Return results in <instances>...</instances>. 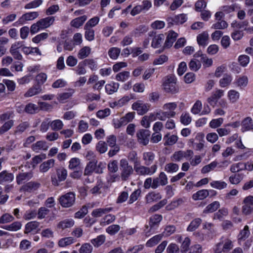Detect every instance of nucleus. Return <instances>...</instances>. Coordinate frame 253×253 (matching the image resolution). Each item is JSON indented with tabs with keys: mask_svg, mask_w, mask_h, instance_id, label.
<instances>
[{
	"mask_svg": "<svg viewBox=\"0 0 253 253\" xmlns=\"http://www.w3.org/2000/svg\"><path fill=\"white\" fill-rule=\"evenodd\" d=\"M120 177L122 181H126L133 173V169L126 159H122L120 161Z\"/></svg>",
	"mask_w": 253,
	"mask_h": 253,
	"instance_id": "obj_1",
	"label": "nucleus"
},
{
	"mask_svg": "<svg viewBox=\"0 0 253 253\" xmlns=\"http://www.w3.org/2000/svg\"><path fill=\"white\" fill-rule=\"evenodd\" d=\"M164 90L167 93L175 94L178 92L179 87L176 84V79L173 75L168 76L163 83Z\"/></svg>",
	"mask_w": 253,
	"mask_h": 253,
	"instance_id": "obj_2",
	"label": "nucleus"
},
{
	"mask_svg": "<svg viewBox=\"0 0 253 253\" xmlns=\"http://www.w3.org/2000/svg\"><path fill=\"white\" fill-rule=\"evenodd\" d=\"M157 168L156 164L152 165L151 167L140 165L139 163L134 165L135 171L139 175H152L156 172Z\"/></svg>",
	"mask_w": 253,
	"mask_h": 253,
	"instance_id": "obj_3",
	"label": "nucleus"
},
{
	"mask_svg": "<svg viewBox=\"0 0 253 253\" xmlns=\"http://www.w3.org/2000/svg\"><path fill=\"white\" fill-rule=\"evenodd\" d=\"M76 195L74 192H70L61 196L59 200L62 207L69 208L75 203Z\"/></svg>",
	"mask_w": 253,
	"mask_h": 253,
	"instance_id": "obj_4",
	"label": "nucleus"
},
{
	"mask_svg": "<svg viewBox=\"0 0 253 253\" xmlns=\"http://www.w3.org/2000/svg\"><path fill=\"white\" fill-rule=\"evenodd\" d=\"M253 211V196L246 197L243 201L242 212L244 215L251 214Z\"/></svg>",
	"mask_w": 253,
	"mask_h": 253,
	"instance_id": "obj_5",
	"label": "nucleus"
},
{
	"mask_svg": "<svg viewBox=\"0 0 253 253\" xmlns=\"http://www.w3.org/2000/svg\"><path fill=\"white\" fill-rule=\"evenodd\" d=\"M23 46V42H16L11 44L9 52L13 57L17 60H22L23 56L19 51V49Z\"/></svg>",
	"mask_w": 253,
	"mask_h": 253,
	"instance_id": "obj_6",
	"label": "nucleus"
},
{
	"mask_svg": "<svg viewBox=\"0 0 253 253\" xmlns=\"http://www.w3.org/2000/svg\"><path fill=\"white\" fill-rule=\"evenodd\" d=\"M150 105L145 103L141 100H138L132 105V109L136 111L139 115H142L146 113L149 110Z\"/></svg>",
	"mask_w": 253,
	"mask_h": 253,
	"instance_id": "obj_7",
	"label": "nucleus"
},
{
	"mask_svg": "<svg viewBox=\"0 0 253 253\" xmlns=\"http://www.w3.org/2000/svg\"><path fill=\"white\" fill-rule=\"evenodd\" d=\"M155 33L153 32L149 33V37L153 38L151 43V46L154 48H159L161 46L162 43L165 39V36L161 34L158 35H155Z\"/></svg>",
	"mask_w": 253,
	"mask_h": 253,
	"instance_id": "obj_8",
	"label": "nucleus"
},
{
	"mask_svg": "<svg viewBox=\"0 0 253 253\" xmlns=\"http://www.w3.org/2000/svg\"><path fill=\"white\" fill-rule=\"evenodd\" d=\"M152 189H156L160 185L165 186L168 183V177L164 172H161L158 177H155L153 179Z\"/></svg>",
	"mask_w": 253,
	"mask_h": 253,
	"instance_id": "obj_9",
	"label": "nucleus"
},
{
	"mask_svg": "<svg viewBox=\"0 0 253 253\" xmlns=\"http://www.w3.org/2000/svg\"><path fill=\"white\" fill-rule=\"evenodd\" d=\"M136 135L138 142L144 145H146L149 141L150 131L147 129H142L137 131Z\"/></svg>",
	"mask_w": 253,
	"mask_h": 253,
	"instance_id": "obj_10",
	"label": "nucleus"
},
{
	"mask_svg": "<svg viewBox=\"0 0 253 253\" xmlns=\"http://www.w3.org/2000/svg\"><path fill=\"white\" fill-rule=\"evenodd\" d=\"M162 219V216L159 214H155L150 218L149 225L150 227V229L146 231L145 234L146 236H149L151 233V230L155 229V226H157L158 224Z\"/></svg>",
	"mask_w": 253,
	"mask_h": 253,
	"instance_id": "obj_11",
	"label": "nucleus"
},
{
	"mask_svg": "<svg viewBox=\"0 0 253 253\" xmlns=\"http://www.w3.org/2000/svg\"><path fill=\"white\" fill-rule=\"evenodd\" d=\"M224 95V91L221 89H217L213 92L211 95L207 99L208 103L214 107L216 104L217 101Z\"/></svg>",
	"mask_w": 253,
	"mask_h": 253,
	"instance_id": "obj_12",
	"label": "nucleus"
},
{
	"mask_svg": "<svg viewBox=\"0 0 253 253\" xmlns=\"http://www.w3.org/2000/svg\"><path fill=\"white\" fill-rule=\"evenodd\" d=\"M178 34L173 31H170L168 33L166 40L164 43V47L169 48L176 41Z\"/></svg>",
	"mask_w": 253,
	"mask_h": 253,
	"instance_id": "obj_13",
	"label": "nucleus"
},
{
	"mask_svg": "<svg viewBox=\"0 0 253 253\" xmlns=\"http://www.w3.org/2000/svg\"><path fill=\"white\" fill-rule=\"evenodd\" d=\"M39 13L38 12L34 11L26 13L23 14L18 20L16 23H18L19 24H23V23L26 21L32 20L38 17Z\"/></svg>",
	"mask_w": 253,
	"mask_h": 253,
	"instance_id": "obj_14",
	"label": "nucleus"
},
{
	"mask_svg": "<svg viewBox=\"0 0 253 253\" xmlns=\"http://www.w3.org/2000/svg\"><path fill=\"white\" fill-rule=\"evenodd\" d=\"M219 242L222 245V250H223L224 253H227L233 248L232 242L228 238L222 237Z\"/></svg>",
	"mask_w": 253,
	"mask_h": 253,
	"instance_id": "obj_15",
	"label": "nucleus"
},
{
	"mask_svg": "<svg viewBox=\"0 0 253 253\" xmlns=\"http://www.w3.org/2000/svg\"><path fill=\"white\" fill-rule=\"evenodd\" d=\"M55 18L53 16H49L41 19L38 21V24L41 26V30L48 28L53 24Z\"/></svg>",
	"mask_w": 253,
	"mask_h": 253,
	"instance_id": "obj_16",
	"label": "nucleus"
},
{
	"mask_svg": "<svg viewBox=\"0 0 253 253\" xmlns=\"http://www.w3.org/2000/svg\"><path fill=\"white\" fill-rule=\"evenodd\" d=\"M162 198L161 194L158 192L152 191L149 192L145 196V201L146 203H151L156 202Z\"/></svg>",
	"mask_w": 253,
	"mask_h": 253,
	"instance_id": "obj_17",
	"label": "nucleus"
},
{
	"mask_svg": "<svg viewBox=\"0 0 253 253\" xmlns=\"http://www.w3.org/2000/svg\"><path fill=\"white\" fill-rule=\"evenodd\" d=\"M54 163L55 160L52 159L43 162L40 166V171L42 173L47 172L50 168L54 167Z\"/></svg>",
	"mask_w": 253,
	"mask_h": 253,
	"instance_id": "obj_18",
	"label": "nucleus"
},
{
	"mask_svg": "<svg viewBox=\"0 0 253 253\" xmlns=\"http://www.w3.org/2000/svg\"><path fill=\"white\" fill-rule=\"evenodd\" d=\"M14 179L13 174L8 173L6 170H3L0 173V184H3L4 182H10Z\"/></svg>",
	"mask_w": 253,
	"mask_h": 253,
	"instance_id": "obj_19",
	"label": "nucleus"
},
{
	"mask_svg": "<svg viewBox=\"0 0 253 253\" xmlns=\"http://www.w3.org/2000/svg\"><path fill=\"white\" fill-rule=\"evenodd\" d=\"M97 163V161L96 159H93L92 161H90L85 167L84 175H89L94 172Z\"/></svg>",
	"mask_w": 253,
	"mask_h": 253,
	"instance_id": "obj_20",
	"label": "nucleus"
},
{
	"mask_svg": "<svg viewBox=\"0 0 253 253\" xmlns=\"http://www.w3.org/2000/svg\"><path fill=\"white\" fill-rule=\"evenodd\" d=\"M241 130L243 132L253 129V120L250 117L246 118L242 123Z\"/></svg>",
	"mask_w": 253,
	"mask_h": 253,
	"instance_id": "obj_21",
	"label": "nucleus"
},
{
	"mask_svg": "<svg viewBox=\"0 0 253 253\" xmlns=\"http://www.w3.org/2000/svg\"><path fill=\"white\" fill-rule=\"evenodd\" d=\"M32 149L36 152H39L40 150H43L46 151L47 150L48 146L44 141H38L32 145Z\"/></svg>",
	"mask_w": 253,
	"mask_h": 253,
	"instance_id": "obj_22",
	"label": "nucleus"
},
{
	"mask_svg": "<svg viewBox=\"0 0 253 253\" xmlns=\"http://www.w3.org/2000/svg\"><path fill=\"white\" fill-rule=\"evenodd\" d=\"M209 195V192L208 190L203 189L197 191L192 196L194 200H201L205 199Z\"/></svg>",
	"mask_w": 253,
	"mask_h": 253,
	"instance_id": "obj_23",
	"label": "nucleus"
},
{
	"mask_svg": "<svg viewBox=\"0 0 253 253\" xmlns=\"http://www.w3.org/2000/svg\"><path fill=\"white\" fill-rule=\"evenodd\" d=\"M112 208H99L94 210L91 215L94 217H99L112 210Z\"/></svg>",
	"mask_w": 253,
	"mask_h": 253,
	"instance_id": "obj_24",
	"label": "nucleus"
},
{
	"mask_svg": "<svg viewBox=\"0 0 253 253\" xmlns=\"http://www.w3.org/2000/svg\"><path fill=\"white\" fill-rule=\"evenodd\" d=\"M32 177L31 172L20 173L16 176V182L18 184H22L24 181L28 180Z\"/></svg>",
	"mask_w": 253,
	"mask_h": 253,
	"instance_id": "obj_25",
	"label": "nucleus"
},
{
	"mask_svg": "<svg viewBox=\"0 0 253 253\" xmlns=\"http://www.w3.org/2000/svg\"><path fill=\"white\" fill-rule=\"evenodd\" d=\"M155 154L152 152H144L143 154V160L144 161L145 166L150 165L155 159Z\"/></svg>",
	"mask_w": 253,
	"mask_h": 253,
	"instance_id": "obj_26",
	"label": "nucleus"
},
{
	"mask_svg": "<svg viewBox=\"0 0 253 253\" xmlns=\"http://www.w3.org/2000/svg\"><path fill=\"white\" fill-rule=\"evenodd\" d=\"M39 223L36 221L29 222L25 225L24 233L28 234L36 230L39 227Z\"/></svg>",
	"mask_w": 253,
	"mask_h": 253,
	"instance_id": "obj_27",
	"label": "nucleus"
},
{
	"mask_svg": "<svg viewBox=\"0 0 253 253\" xmlns=\"http://www.w3.org/2000/svg\"><path fill=\"white\" fill-rule=\"evenodd\" d=\"M86 19L87 16L86 15L80 16L72 20L71 22V25L75 28H79L83 25Z\"/></svg>",
	"mask_w": 253,
	"mask_h": 253,
	"instance_id": "obj_28",
	"label": "nucleus"
},
{
	"mask_svg": "<svg viewBox=\"0 0 253 253\" xmlns=\"http://www.w3.org/2000/svg\"><path fill=\"white\" fill-rule=\"evenodd\" d=\"M163 235V234H160L151 238L146 242V247H152L157 245L162 240Z\"/></svg>",
	"mask_w": 253,
	"mask_h": 253,
	"instance_id": "obj_29",
	"label": "nucleus"
},
{
	"mask_svg": "<svg viewBox=\"0 0 253 253\" xmlns=\"http://www.w3.org/2000/svg\"><path fill=\"white\" fill-rule=\"evenodd\" d=\"M119 84L118 83L112 82L105 85V90L109 94H112L117 91L119 87Z\"/></svg>",
	"mask_w": 253,
	"mask_h": 253,
	"instance_id": "obj_30",
	"label": "nucleus"
},
{
	"mask_svg": "<svg viewBox=\"0 0 253 253\" xmlns=\"http://www.w3.org/2000/svg\"><path fill=\"white\" fill-rule=\"evenodd\" d=\"M178 137L175 135L169 136V134L168 133L164 137V141L165 145H172L175 144L177 141Z\"/></svg>",
	"mask_w": 253,
	"mask_h": 253,
	"instance_id": "obj_31",
	"label": "nucleus"
},
{
	"mask_svg": "<svg viewBox=\"0 0 253 253\" xmlns=\"http://www.w3.org/2000/svg\"><path fill=\"white\" fill-rule=\"evenodd\" d=\"M232 81V77L231 75L224 74L223 78L219 81V85L221 87H225L228 86Z\"/></svg>",
	"mask_w": 253,
	"mask_h": 253,
	"instance_id": "obj_32",
	"label": "nucleus"
},
{
	"mask_svg": "<svg viewBox=\"0 0 253 253\" xmlns=\"http://www.w3.org/2000/svg\"><path fill=\"white\" fill-rule=\"evenodd\" d=\"M209 39V35L206 32H204L199 35L197 37V41L198 44L202 46H206L207 44Z\"/></svg>",
	"mask_w": 253,
	"mask_h": 253,
	"instance_id": "obj_33",
	"label": "nucleus"
},
{
	"mask_svg": "<svg viewBox=\"0 0 253 253\" xmlns=\"http://www.w3.org/2000/svg\"><path fill=\"white\" fill-rule=\"evenodd\" d=\"M42 91V88L39 86H34L31 87L29 90L25 93L24 96L26 97H31L35 95L38 94Z\"/></svg>",
	"mask_w": 253,
	"mask_h": 253,
	"instance_id": "obj_34",
	"label": "nucleus"
},
{
	"mask_svg": "<svg viewBox=\"0 0 253 253\" xmlns=\"http://www.w3.org/2000/svg\"><path fill=\"white\" fill-rule=\"evenodd\" d=\"M74 224V221L72 219H66L60 221L58 224V227L62 229L70 228Z\"/></svg>",
	"mask_w": 253,
	"mask_h": 253,
	"instance_id": "obj_35",
	"label": "nucleus"
},
{
	"mask_svg": "<svg viewBox=\"0 0 253 253\" xmlns=\"http://www.w3.org/2000/svg\"><path fill=\"white\" fill-rule=\"evenodd\" d=\"M40 110L39 107L35 104L29 103L25 106V112L27 113L33 114Z\"/></svg>",
	"mask_w": 253,
	"mask_h": 253,
	"instance_id": "obj_36",
	"label": "nucleus"
},
{
	"mask_svg": "<svg viewBox=\"0 0 253 253\" xmlns=\"http://www.w3.org/2000/svg\"><path fill=\"white\" fill-rule=\"evenodd\" d=\"M175 112H168L167 111H163L157 113V117L158 119L161 121H165L167 118L174 117L175 115Z\"/></svg>",
	"mask_w": 253,
	"mask_h": 253,
	"instance_id": "obj_37",
	"label": "nucleus"
},
{
	"mask_svg": "<svg viewBox=\"0 0 253 253\" xmlns=\"http://www.w3.org/2000/svg\"><path fill=\"white\" fill-rule=\"evenodd\" d=\"M75 241L73 237H65L61 239L58 241V246L60 247H65L74 243Z\"/></svg>",
	"mask_w": 253,
	"mask_h": 253,
	"instance_id": "obj_38",
	"label": "nucleus"
},
{
	"mask_svg": "<svg viewBox=\"0 0 253 253\" xmlns=\"http://www.w3.org/2000/svg\"><path fill=\"white\" fill-rule=\"evenodd\" d=\"M22 226L21 223L19 221L13 222L10 225L2 226V228L9 231H16L19 230Z\"/></svg>",
	"mask_w": 253,
	"mask_h": 253,
	"instance_id": "obj_39",
	"label": "nucleus"
},
{
	"mask_svg": "<svg viewBox=\"0 0 253 253\" xmlns=\"http://www.w3.org/2000/svg\"><path fill=\"white\" fill-rule=\"evenodd\" d=\"M202 222V220L200 218H197L192 220L187 227V231H193L198 228Z\"/></svg>",
	"mask_w": 253,
	"mask_h": 253,
	"instance_id": "obj_40",
	"label": "nucleus"
},
{
	"mask_svg": "<svg viewBox=\"0 0 253 253\" xmlns=\"http://www.w3.org/2000/svg\"><path fill=\"white\" fill-rule=\"evenodd\" d=\"M105 239L106 238L104 235H101L92 239L91 243L95 247L98 248L104 243Z\"/></svg>",
	"mask_w": 253,
	"mask_h": 253,
	"instance_id": "obj_41",
	"label": "nucleus"
},
{
	"mask_svg": "<svg viewBox=\"0 0 253 253\" xmlns=\"http://www.w3.org/2000/svg\"><path fill=\"white\" fill-rule=\"evenodd\" d=\"M56 174L59 181L61 182L66 179L67 176V171L65 169L61 168L56 169Z\"/></svg>",
	"mask_w": 253,
	"mask_h": 253,
	"instance_id": "obj_42",
	"label": "nucleus"
},
{
	"mask_svg": "<svg viewBox=\"0 0 253 253\" xmlns=\"http://www.w3.org/2000/svg\"><path fill=\"white\" fill-rule=\"evenodd\" d=\"M147 30V28L145 26L140 25L131 33V36L138 37L141 34L146 32Z\"/></svg>",
	"mask_w": 253,
	"mask_h": 253,
	"instance_id": "obj_43",
	"label": "nucleus"
},
{
	"mask_svg": "<svg viewBox=\"0 0 253 253\" xmlns=\"http://www.w3.org/2000/svg\"><path fill=\"white\" fill-rule=\"evenodd\" d=\"M40 186L38 182L31 181L27 183L24 186V189L28 192H31L38 189Z\"/></svg>",
	"mask_w": 253,
	"mask_h": 253,
	"instance_id": "obj_44",
	"label": "nucleus"
},
{
	"mask_svg": "<svg viewBox=\"0 0 253 253\" xmlns=\"http://www.w3.org/2000/svg\"><path fill=\"white\" fill-rule=\"evenodd\" d=\"M218 165V163L216 161H213L209 164V165H206L203 167L201 169V172L202 173H207L213 170Z\"/></svg>",
	"mask_w": 253,
	"mask_h": 253,
	"instance_id": "obj_45",
	"label": "nucleus"
},
{
	"mask_svg": "<svg viewBox=\"0 0 253 253\" xmlns=\"http://www.w3.org/2000/svg\"><path fill=\"white\" fill-rule=\"evenodd\" d=\"M220 204L217 201H214L209 205L204 211V213L212 212L215 211L219 207Z\"/></svg>",
	"mask_w": 253,
	"mask_h": 253,
	"instance_id": "obj_46",
	"label": "nucleus"
},
{
	"mask_svg": "<svg viewBox=\"0 0 253 253\" xmlns=\"http://www.w3.org/2000/svg\"><path fill=\"white\" fill-rule=\"evenodd\" d=\"M249 227L248 225H246L244 229L241 230L238 236L239 241L245 240L250 235Z\"/></svg>",
	"mask_w": 253,
	"mask_h": 253,
	"instance_id": "obj_47",
	"label": "nucleus"
},
{
	"mask_svg": "<svg viewBox=\"0 0 253 253\" xmlns=\"http://www.w3.org/2000/svg\"><path fill=\"white\" fill-rule=\"evenodd\" d=\"M90 53V48L88 46H84L81 49L78 53V57L82 59L87 57Z\"/></svg>",
	"mask_w": 253,
	"mask_h": 253,
	"instance_id": "obj_48",
	"label": "nucleus"
},
{
	"mask_svg": "<svg viewBox=\"0 0 253 253\" xmlns=\"http://www.w3.org/2000/svg\"><path fill=\"white\" fill-rule=\"evenodd\" d=\"M14 125V121L13 120H9L6 122L0 127V134H3L10 129Z\"/></svg>",
	"mask_w": 253,
	"mask_h": 253,
	"instance_id": "obj_49",
	"label": "nucleus"
},
{
	"mask_svg": "<svg viewBox=\"0 0 253 253\" xmlns=\"http://www.w3.org/2000/svg\"><path fill=\"white\" fill-rule=\"evenodd\" d=\"M211 186L219 190L225 188L227 187V183L224 181H213L210 183Z\"/></svg>",
	"mask_w": 253,
	"mask_h": 253,
	"instance_id": "obj_50",
	"label": "nucleus"
},
{
	"mask_svg": "<svg viewBox=\"0 0 253 253\" xmlns=\"http://www.w3.org/2000/svg\"><path fill=\"white\" fill-rule=\"evenodd\" d=\"M231 38L234 41H239L244 36L243 30L234 29L233 31L231 34Z\"/></svg>",
	"mask_w": 253,
	"mask_h": 253,
	"instance_id": "obj_51",
	"label": "nucleus"
},
{
	"mask_svg": "<svg viewBox=\"0 0 253 253\" xmlns=\"http://www.w3.org/2000/svg\"><path fill=\"white\" fill-rule=\"evenodd\" d=\"M130 73L128 71H123L117 74L116 76V79L118 81L125 82L129 77Z\"/></svg>",
	"mask_w": 253,
	"mask_h": 253,
	"instance_id": "obj_52",
	"label": "nucleus"
},
{
	"mask_svg": "<svg viewBox=\"0 0 253 253\" xmlns=\"http://www.w3.org/2000/svg\"><path fill=\"white\" fill-rule=\"evenodd\" d=\"M85 30V38L89 41H92L94 39V31L90 28L84 27Z\"/></svg>",
	"mask_w": 253,
	"mask_h": 253,
	"instance_id": "obj_53",
	"label": "nucleus"
},
{
	"mask_svg": "<svg viewBox=\"0 0 253 253\" xmlns=\"http://www.w3.org/2000/svg\"><path fill=\"white\" fill-rule=\"evenodd\" d=\"M227 23L224 20H219L213 24L211 28L214 29H224L228 27Z\"/></svg>",
	"mask_w": 253,
	"mask_h": 253,
	"instance_id": "obj_54",
	"label": "nucleus"
},
{
	"mask_svg": "<svg viewBox=\"0 0 253 253\" xmlns=\"http://www.w3.org/2000/svg\"><path fill=\"white\" fill-rule=\"evenodd\" d=\"M47 80V75L44 73H41L36 77V81L38 84L37 86H41Z\"/></svg>",
	"mask_w": 253,
	"mask_h": 253,
	"instance_id": "obj_55",
	"label": "nucleus"
},
{
	"mask_svg": "<svg viewBox=\"0 0 253 253\" xmlns=\"http://www.w3.org/2000/svg\"><path fill=\"white\" fill-rule=\"evenodd\" d=\"M42 3V0H34L26 4L24 8L26 9L37 8L40 6Z\"/></svg>",
	"mask_w": 253,
	"mask_h": 253,
	"instance_id": "obj_56",
	"label": "nucleus"
},
{
	"mask_svg": "<svg viewBox=\"0 0 253 253\" xmlns=\"http://www.w3.org/2000/svg\"><path fill=\"white\" fill-rule=\"evenodd\" d=\"M92 250V246L89 243H84L82 245L79 251L80 253H91Z\"/></svg>",
	"mask_w": 253,
	"mask_h": 253,
	"instance_id": "obj_57",
	"label": "nucleus"
},
{
	"mask_svg": "<svg viewBox=\"0 0 253 253\" xmlns=\"http://www.w3.org/2000/svg\"><path fill=\"white\" fill-rule=\"evenodd\" d=\"M245 169L244 163H238L231 165L230 170L232 172H236Z\"/></svg>",
	"mask_w": 253,
	"mask_h": 253,
	"instance_id": "obj_58",
	"label": "nucleus"
},
{
	"mask_svg": "<svg viewBox=\"0 0 253 253\" xmlns=\"http://www.w3.org/2000/svg\"><path fill=\"white\" fill-rule=\"evenodd\" d=\"M63 126L62 122L60 120H55L50 122V126L53 130H58L61 129Z\"/></svg>",
	"mask_w": 253,
	"mask_h": 253,
	"instance_id": "obj_59",
	"label": "nucleus"
},
{
	"mask_svg": "<svg viewBox=\"0 0 253 253\" xmlns=\"http://www.w3.org/2000/svg\"><path fill=\"white\" fill-rule=\"evenodd\" d=\"M178 169L179 167L177 164L172 163L167 164L165 168V170L169 173L176 172Z\"/></svg>",
	"mask_w": 253,
	"mask_h": 253,
	"instance_id": "obj_60",
	"label": "nucleus"
},
{
	"mask_svg": "<svg viewBox=\"0 0 253 253\" xmlns=\"http://www.w3.org/2000/svg\"><path fill=\"white\" fill-rule=\"evenodd\" d=\"M121 50L118 47H112L109 51L108 54L111 58L116 59L120 53Z\"/></svg>",
	"mask_w": 253,
	"mask_h": 253,
	"instance_id": "obj_61",
	"label": "nucleus"
},
{
	"mask_svg": "<svg viewBox=\"0 0 253 253\" xmlns=\"http://www.w3.org/2000/svg\"><path fill=\"white\" fill-rule=\"evenodd\" d=\"M96 148L100 153H104L107 150V144L104 141H100L96 144Z\"/></svg>",
	"mask_w": 253,
	"mask_h": 253,
	"instance_id": "obj_62",
	"label": "nucleus"
},
{
	"mask_svg": "<svg viewBox=\"0 0 253 253\" xmlns=\"http://www.w3.org/2000/svg\"><path fill=\"white\" fill-rule=\"evenodd\" d=\"M46 158V155L45 154H42L36 156L32 158V165L33 167L35 168V166L40 163L42 160Z\"/></svg>",
	"mask_w": 253,
	"mask_h": 253,
	"instance_id": "obj_63",
	"label": "nucleus"
},
{
	"mask_svg": "<svg viewBox=\"0 0 253 253\" xmlns=\"http://www.w3.org/2000/svg\"><path fill=\"white\" fill-rule=\"evenodd\" d=\"M14 219V217L9 213L3 214L0 217V223L5 224L12 221Z\"/></svg>",
	"mask_w": 253,
	"mask_h": 253,
	"instance_id": "obj_64",
	"label": "nucleus"
}]
</instances>
